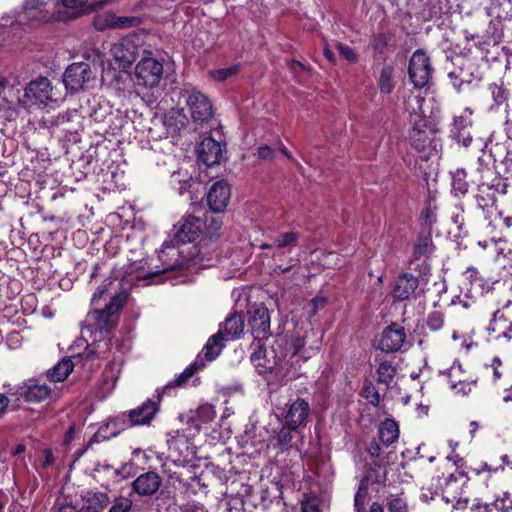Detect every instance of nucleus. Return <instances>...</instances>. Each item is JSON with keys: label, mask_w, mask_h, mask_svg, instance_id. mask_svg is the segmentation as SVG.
<instances>
[{"label": "nucleus", "mask_w": 512, "mask_h": 512, "mask_svg": "<svg viewBox=\"0 0 512 512\" xmlns=\"http://www.w3.org/2000/svg\"><path fill=\"white\" fill-rule=\"evenodd\" d=\"M220 328H222L225 340L239 338L244 330V318L242 314H230L220 325Z\"/></svg>", "instance_id": "nucleus-26"}, {"label": "nucleus", "mask_w": 512, "mask_h": 512, "mask_svg": "<svg viewBox=\"0 0 512 512\" xmlns=\"http://www.w3.org/2000/svg\"><path fill=\"white\" fill-rule=\"evenodd\" d=\"M248 326L255 343L268 339L270 331V312L264 305H259L249 312Z\"/></svg>", "instance_id": "nucleus-11"}, {"label": "nucleus", "mask_w": 512, "mask_h": 512, "mask_svg": "<svg viewBox=\"0 0 512 512\" xmlns=\"http://www.w3.org/2000/svg\"><path fill=\"white\" fill-rule=\"evenodd\" d=\"M378 434H379L380 441L384 445H386V446L392 445L399 438L398 423L393 419L384 420L379 427Z\"/></svg>", "instance_id": "nucleus-28"}, {"label": "nucleus", "mask_w": 512, "mask_h": 512, "mask_svg": "<svg viewBox=\"0 0 512 512\" xmlns=\"http://www.w3.org/2000/svg\"><path fill=\"white\" fill-rule=\"evenodd\" d=\"M218 213L219 212H212L211 210L204 213L201 231L203 235V239L201 240L202 242H204L206 238L212 239L219 235L223 222L221 217L217 215Z\"/></svg>", "instance_id": "nucleus-27"}, {"label": "nucleus", "mask_w": 512, "mask_h": 512, "mask_svg": "<svg viewBox=\"0 0 512 512\" xmlns=\"http://www.w3.org/2000/svg\"><path fill=\"white\" fill-rule=\"evenodd\" d=\"M132 23L133 20L127 17H120L115 21L113 15L100 16L94 21L97 30H104L106 27H130Z\"/></svg>", "instance_id": "nucleus-36"}, {"label": "nucleus", "mask_w": 512, "mask_h": 512, "mask_svg": "<svg viewBox=\"0 0 512 512\" xmlns=\"http://www.w3.org/2000/svg\"><path fill=\"white\" fill-rule=\"evenodd\" d=\"M216 416L214 406L211 404L200 405L195 411V419L201 423L211 422Z\"/></svg>", "instance_id": "nucleus-44"}, {"label": "nucleus", "mask_w": 512, "mask_h": 512, "mask_svg": "<svg viewBox=\"0 0 512 512\" xmlns=\"http://www.w3.org/2000/svg\"><path fill=\"white\" fill-rule=\"evenodd\" d=\"M230 195V186L226 181L219 180L213 183L206 195L209 210L223 212L228 205Z\"/></svg>", "instance_id": "nucleus-19"}, {"label": "nucleus", "mask_w": 512, "mask_h": 512, "mask_svg": "<svg viewBox=\"0 0 512 512\" xmlns=\"http://www.w3.org/2000/svg\"><path fill=\"white\" fill-rule=\"evenodd\" d=\"M451 178L452 193L458 197L466 195L469 190L466 170L464 168H457L451 172Z\"/></svg>", "instance_id": "nucleus-32"}, {"label": "nucleus", "mask_w": 512, "mask_h": 512, "mask_svg": "<svg viewBox=\"0 0 512 512\" xmlns=\"http://www.w3.org/2000/svg\"><path fill=\"white\" fill-rule=\"evenodd\" d=\"M254 351L251 353L250 360L256 368L259 375H274L276 379L282 380L287 376L286 353L283 350L281 340H276L270 350L264 348L262 342L251 344Z\"/></svg>", "instance_id": "nucleus-2"}, {"label": "nucleus", "mask_w": 512, "mask_h": 512, "mask_svg": "<svg viewBox=\"0 0 512 512\" xmlns=\"http://www.w3.org/2000/svg\"><path fill=\"white\" fill-rule=\"evenodd\" d=\"M492 506L494 511L512 512V498L508 493H504L503 497L492 503Z\"/></svg>", "instance_id": "nucleus-46"}, {"label": "nucleus", "mask_w": 512, "mask_h": 512, "mask_svg": "<svg viewBox=\"0 0 512 512\" xmlns=\"http://www.w3.org/2000/svg\"><path fill=\"white\" fill-rule=\"evenodd\" d=\"M297 430L298 428H292L285 422L274 438L276 446L279 447L281 451L289 450L292 447V432Z\"/></svg>", "instance_id": "nucleus-37"}, {"label": "nucleus", "mask_w": 512, "mask_h": 512, "mask_svg": "<svg viewBox=\"0 0 512 512\" xmlns=\"http://www.w3.org/2000/svg\"><path fill=\"white\" fill-rule=\"evenodd\" d=\"M86 505L81 507L78 512H102L110 503L107 494L102 492L87 493Z\"/></svg>", "instance_id": "nucleus-30"}, {"label": "nucleus", "mask_w": 512, "mask_h": 512, "mask_svg": "<svg viewBox=\"0 0 512 512\" xmlns=\"http://www.w3.org/2000/svg\"><path fill=\"white\" fill-rule=\"evenodd\" d=\"M53 512H78V510L71 504H56Z\"/></svg>", "instance_id": "nucleus-60"}, {"label": "nucleus", "mask_w": 512, "mask_h": 512, "mask_svg": "<svg viewBox=\"0 0 512 512\" xmlns=\"http://www.w3.org/2000/svg\"><path fill=\"white\" fill-rule=\"evenodd\" d=\"M224 341L226 340L223 336L222 328H220L216 334L209 337L203 348L205 357L208 361H213L220 355L222 349L224 348Z\"/></svg>", "instance_id": "nucleus-29"}, {"label": "nucleus", "mask_w": 512, "mask_h": 512, "mask_svg": "<svg viewBox=\"0 0 512 512\" xmlns=\"http://www.w3.org/2000/svg\"><path fill=\"white\" fill-rule=\"evenodd\" d=\"M273 154H274L273 150L267 145L260 146L258 148V157L261 159L272 160Z\"/></svg>", "instance_id": "nucleus-56"}, {"label": "nucleus", "mask_w": 512, "mask_h": 512, "mask_svg": "<svg viewBox=\"0 0 512 512\" xmlns=\"http://www.w3.org/2000/svg\"><path fill=\"white\" fill-rule=\"evenodd\" d=\"M454 224H456L459 230L463 229L464 225V217H463V209L459 208V211L454 213L451 217Z\"/></svg>", "instance_id": "nucleus-59"}, {"label": "nucleus", "mask_w": 512, "mask_h": 512, "mask_svg": "<svg viewBox=\"0 0 512 512\" xmlns=\"http://www.w3.org/2000/svg\"><path fill=\"white\" fill-rule=\"evenodd\" d=\"M423 280L424 277L420 275L417 277L411 273L401 274L397 278L393 289L394 298L403 301L409 299L410 297L416 296L420 288V282Z\"/></svg>", "instance_id": "nucleus-22"}, {"label": "nucleus", "mask_w": 512, "mask_h": 512, "mask_svg": "<svg viewBox=\"0 0 512 512\" xmlns=\"http://www.w3.org/2000/svg\"><path fill=\"white\" fill-rule=\"evenodd\" d=\"M24 97L34 104H47L53 99L52 85L48 78L39 77L25 88Z\"/></svg>", "instance_id": "nucleus-20"}, {"label": "nucleus", "mask_w": 512, "mask_h": 512, "mask_svg": "<svg viewBox=\"0 0 512 512\" xmlns=\"http://www.w3.org/2000/svg\"><path fill=\"white\" fill-rule=\"evenodd\" d=\"M362 396L369 404L377 407L380 404V393L371 381H366L362 387Z\"/></svg>", "instance_id": "nucleus-43"}, {"label": "nucleus", "mask_w": 512, "mask_h": 512, "mask_svg": "<svg viewBox=\"0 0 512 512\" xmlns=\"http://www.w3.org/2000/svg\"><path fill=\"white\" fill-rule=\"evenodd\" d=\"M367 452L371 457H379L381 453L380 445L376 441L371 442L367 448Z\"/></svg>", "instance_id": "nucleus-61"}, {"label": "nucleus", "mask_w": 512, "mask_h": 512, "mask_svg": "<svg viewBox=\"0 0 512 512\" xmlns=\"http://www.w3.org/2000/svg\"><path fill=\"white\" fill-rule=\"evenodd\" d=\"M95 79L91 66L86 62L70 64L63 75V82L67 90L72 93L84 90Z\"/></svg>", "instance_id": "nucleus-7"}, {"label": "nucleus", "mask_w": 512, "mask_h": 512, "mask_svg": "<svg viewBox=\"0 0 512 512\" xmlns=\"http://www.w3.org/2000/svg\"><path fill=\"white\" fill-rule=\"evenodd\" d=\"M368 496V489L364 485H360L354 496L355 512H366L365 504Z\"/></svg>", "instance_id": "nucleus-45"}, {"label": "nucleus", "mask_w": 512, "mask_h": 512, "mask_svg": "<svg viewBox=\"0 0 512 512\" xmlns=\"http://www.w3.org/2000/svg\"><path fill=\"white\" fill-rule=\"evenodd\" d=\"M222 155V145L212 137L204 138L198 146L199 159L208 167L219 164Z\"/></svg>", "instance_id": "nucleus-24"}, {"label": "nucleus", "mask_w": 512, "mask_h": 512, "mask_svg": "<svg viewBox=\"0 0 512 512\" xmlns=\"http://www.w3.org/2000/svg\"><path fill=\"white\" fill-rule=\"evenodd\" d=\"M302 512H319V508L315 503L312 502H303L302 503Z\"/></svg>", "instance_id": "nucleus-62"}, {"label": "nucleus", "mask_w": 512, "mask_h": 512, "mask_svg": "<svg viewBox=\"0 0 512 512\" xmlns=\"http://www.w3.org/2000/svg\"><path fill=\"white\" fill-rule=\"evenodd\" d=\"M79 117L77 110H71L66 111L63 113L58 114L52 124L56 126H61L63 128V131L73 133L75 130L74 127L71 126V123L74 121V119H77Z\"/></svg>", "instance_id": "nucleus-40"}, {"label": "nucleus", "mask_w": 512, "mask_h": 512, "mask_svg": "<svg viewBox=\"0 0 512 512\" xmlns=\"http://www.w3.org/2000/svg\"><path fill=\"white\" fill-rule=\"evenodd\" d=\"M489 91L493 98V101L497 106L506 104L509 98V91L504 87V85L492 83L489 85Z\"/></svg>", "instance_id": "nucleus-42"}, {"label": "nucleus", "mask_w": 512, "mask_h": 512, "mask_svg": "<svg viewBox=\"0 0 512 512\" xmlns=\"http://www.w3.org/2000/svg\"><path fill=\"white\" fill-rule=\"evenodd\" d=\"M408 141L411 148L424 160L436 156L441 146L437 129L424 117L413 121L408 133Z\"/></svg>", "instance_id": "nucleus-3"}, {"label": "nucleus", "mask_w": 512, "mask_h": 512, "mask_svg": "<svg viewBox=\"0 0 512 512\" xmlns=\"http://www.w3.org/2000/svg\"><path fill=\"white\" fill-rule=\"evenodd\" d=\"M470 512H494L492 504L475 503L471 506Z\"/></svg>", "instance_id": "nucleus-57"}, {"label": "nucleus", "mask_w": 512, "mask_h": 512, "mask_svg": "<svg viewBox=\"0 0 512 512\" xmlns=\"http://www.w3.org/2000/svg\"><path fill=\"white\" fill-rule=\"evenodd\" d=\"M158 260L161 262V265L157 266L155 274L166 273L181 268L186 264V260L181 256L179 248L172 243H164L162 245L158 253Z\"/></svg>", "instance_id": "nucleus-16"}, {"label": "nucleus", "mask_w": 512, "mask_h": 512, "mask_svg": "<svg viewBox=\"0 0 512 512\" xmlns=\"http://www.w3.org/2000/svg\"><path fill=\"white\" fill-rule=\"evenodd\" d=\"M111 53L119 66L126 69L136 61L138 46L132 38L126 37L112 46Z\"/></svg>", "instance_id": "nucleus-18"}, {"label": "nucleus", "mask_w": 512, "mask_h": 512, "mask_svg": "<svg viewBox=\"0 0 512 512\" xmlns=\"http://www.w3.org/2000/svg\"><path fill=\"white\" fill-rule=\"evenodd\" d=\"M388 512H408L407 502L399 496L388 499Z\"/></svg>", "instance_id": "nucleus-47"}, {"label": "nucleus", "mask_w": 512, "mask_h": 512, "mask_svg": "<svg viewBox=\"0 0 512 512\" xmlns=\"http://www.w3.org/2000/svg\"><path fill=\"white\" fill-rule=\"evenodd\" d=\"M452 389L455 390L457 394L467 395L472 390V382L458 380V382H453Z\"/></svg>", "instance_id": "nucleus-55"}, {"label": "nucleus", "mask_w": 512, "mask_h": 512, "mask_svg": "<svg viewBox=\"0 0 512 512\" xmlns=\"http://www.w3.org/2000/svg\"><path fill=\"white\" fill-rule=\"evenodd\" d=\"M239 71V65H232L230 67L221 68L212 73L214 79L218 81H224L229 77L237 74Z\"/></svg>", "instance_id": "nucleus-51"}, {"label": "nucleus", "mask_w": 512, "mask_h": 512, "mask_svg": "<svg viewBox=\"0 0 512 512\" xmlns=\"http://www.w3.org/2000/svg\"><path fill=\"white\" fill-rule=\"evenodd\" d=\"M448 78L453 87L460 91L464 84L472 82V73H469L464 67H459L448 73Z\"/></svg>", "instance_id": "nucleus-39"}, {"label": "nucleus", "mask_w": 512, "mask_h": 512, "mask_svg": "<svg viewBox=\"0 0 512 512\" xmlns=\"http://www.w3.org/2000/svg\"><path fill=\"white\" fill-rule=\"evenodd\" d=\"M450 136L462 144L464 147H469L473 138L471 134V120L464 116H456L453 119L450 128Z\"/></svg>", "instance_id": "nucleus-25"}, {"label": "nucleus", "mask_w": 512, "mask_h": 512, "mask_svg": "<svg viewBox=\"0 0 512 512\" xmlns=\"http://www.w3.org/2000/svg\"><path fill=\"white\" fill-rule=\"evenodd\" d=\"M74 364L70 359H62L53 368L48 370L47 376L51 381H64L73 371Z\"/></svg>", "instance_id": "nucleus-33"}, {"label": "nucleus", "mask_w": 512, "mask_h": 512, "mask_svg": "<svg viewBox=\"0 0 512 512\" xmlns=\"http://www.w3.org/2000/svg\"><path fill=\"white\" fill-rule=\"evenodd\" d=\"M109 114L107 110L102 111L100 108V111H97L96 109H93V112L91 113V116L94 118L95 121L101 122L105 119L106 115Z\"/></svg>", "instance_id": "nucleus-64"}, {"label": "nucleus", "mask_w": 512, "mask_h": 512, "mask_svg": "<svg viewBox=\"0 0 512 512\" xmlns=\"http://www.w3.org/2000/svg\"><path fill=\"white\" fill-rule=\"evenodd\" d=\"M132 508V500L126 497H119L115 500L108 512H129Z\"/></svg>", "instance_id": "nucleus-54"}, {"label": "nucleus", "mask_w": 512, "mask_h": 512, "mask_svg": "<svg viewBox=\"0 0 512 512\" xmlns=\"http://www.w3.org/2000/svg\"><path fill=\"white\" fill-rule=\"evenodd\" d=\"M477 193L475 195L476 203L483 212H487V219L494 217V221H501L507 228L512 226V217L502 218L496 208L497 195L507 193L508 184L506 179L502 178L495 170L483 164L482 158H478V167L476 169Z\"/></svg>", "instance_id": "nucleus-1"}, {"label": "nucleus", "mask_w": 512, "mask_h": 512, "mask_svg": "<svg viewBox=\"0 0 512 512\" xmlns=\"http://www.w3.org/2000/svg\"><path fill=\"white\" fill-rule=\"evenodd\" d=\"M405 340L406 333L404 328L392 323L382 331L378 347L386 353L397 352L401 349Z\"/></svg>", "instance_id": "nucleus-17"}, {"label": "nucleus", "mask_w": 512, "mask_h": 512, "mask_svg": "<svg viewBox=\"0 0 512 512\" xmlns=\"http://www.w3.org/2000/svg\"><path fill=\"white\" fill-rule=\"evenodd\" d=\"M113 282L114 278L108 277L100 286H98L91 300L93 305H97L98 300H100L109 291L110 286L113 284Z\"/></svg>", "instance_id": "nucleus-53"}, {"label": "nucleus", "mask_w": 512, "mask_h": 512, "mask_svg": "<svg viewBox=\"0 0 512 512\" xmlns=\"http://www.w3.org/2000/svg\"><path fill=\"white\" fill-rule=\"evenodd\" d=\"M394 68L391 65L384 66L379 75L378 87L382 93L390 94L395 86L393 80Z\"/></svg>", "instance_id": "nucleus-38"}, {"label": "nucleus", "mask_w": 512, "mask_h": 512, "mask_svg": "<svg viewBox=\"0 0 512 512\" xmlns=\"http://www.w3.org/2000/svg\"><path fill=\"white\" fill-rule=\"evenodd\" d=\"M435 250L436 246L432 240V231L430 229H422L413 242L409 268L418 271L422 277L427 276L431 270L427 260L434 254Z\"/></svg>", "instance_id": "nucleus-5"}, {"label": "nucleus", "mask_w": 512, "mask_h": 512, "mask_svg": "<svg viewBox=\"0 0 512 512\" xmlns=\"http://www.w3.org/2000/svg\"><path fill=\"white\" fill-rule=\"evenodd\" d=\"M175 236L183 242H192L200 236L202 231V218L195 215H187L175 225Z\"/></svg>", "instance_id": "nucleus-21"}, {"label": "nucleus", "mask_w": 512, "mask_h": 512, "mask_svg": "<svg viewBox=\"0 0 512 512\" xmlns=\"http://www.w3.org/2000/svg\"><path fill=\"white\" fill-rule=\"evenodd\" d=\"M52 389L46 384H40L37 379H28L16 387L14 395L28 403H40L49 398Z\"/></svg>", "instance_id": "nucleus-14"}, {"label": "nucleus", "mask_w": 512, "mask_h": 512, "mask_svg": "<svg viewBox=\"0 0 512 512\" xmlns=\"http://www.w3.org/2000/svg\"><path fill=\"white\" fill-rule=\"evenodd\" d=\"M300 234L295 231L283 232L273 238V245L277 249L290 253L298 246Z\"/></svg>", "instance_id": "nucleus-31"}, {"label": "nucleus", "mask_w": 512, "mask_h": 512, "mask_svg": "<svg viewBox=\"0 0 512 512\" xmlns=\"http://www.w3.org/2000/svg\"><path fill=\"white\" fill-rule=\"evenodd\" d=\"M443 499L451 503L455 509H464L469 503V498L463 490V483L454 476H450L443 488Z\"/></svg>", "instance_id": "nucleus-23"}, {"label": "nucleus", "mask_w": 512, "mask_h": 512, "mask_svg": "<svg viewBox=\"0 0 512 512\" xmlns=\"http://www.w3.org/2000/svg\"><path fill=\"white\" fill-rule=\"evenodd\" d=\"M183 96L194 122L204 123L213 115L212 104L209 98L195 88L185 89Z\"/></svg>", "instance_id": "nucleus-8"}, {"label": "nucleus", "mask_w": 512, "mask_h": 512, "mask_svg": "<svg viewBox=\"0 0 512 512\" xmlns=\"http://www.w3.org/2000/svg\"><path fill=\"white\" fill-rule=\"evenodd\" d=\"M444 325V314L440 311H433L428 315L427 326L430 330L437 331Z\"/></svg>", "instance_id": "nucleus-48"}, {"label": "nucleus", "mask_w": 512, "mask_h": 512, "mask_svg": "<svg viewBox=\"0 0 512 512\" xmlns=\"http://www.w3.org/2000/svg\"><path fill=\"white\" fill-rule=\"evenodd\" d=\"M156 398V400L147 399L140 406L130 410L127 414L123 413L111 419L108 422V427L115 428L118 425H122L123 428H126L149 425L160 410L161 395L158 394Z\"/></svg>", "instance_id": "nucleus-6"}, {"label": "nucleus", "mask_w": 512, "mask_h": 512, "mask_svg": "<svg viewBox=\"0 0 512 512\" xmlns=\"http://www.w3.org/2000/svg\"><path fill=\"white\" fill-rule=\"evenodd\" d=\"M408 73L415 88L420 89L428 84L431 78L432 67L430 59L424 51L417 50L413 53L409 62Z\"/></svg>", "instance_id": "nucleus-9"}, {"label": "nucleus", "mask_w": 512, "mask_h": 512, "mask_svg": "<svg viewBox=\"0 0 512 512\" xmlns=\"http://www.w3.org/2000/svg\"><path fill=\"white\" fill-rule=\"evenodd\" d=\"M336 49L341 57L350 63H355L358 60V56L355 51L348 45L337 43Z\"/></svg>", "instance_id": "nucleus-52"}, {"label": "nucleus", "mask_w": 512, "mask_h": 512, "mask_svg": "<svg viewBox=\"0 0 512 512\" xmlns=\"http://www.w3.org/2000/svg\"><path fill=\"white\" fill-rule=\"evenodd\" d=\"M65 8L71 9L69 18H75L80 15V11L88 0H61Z\"/></svg>", "instance_id": "nucleus-50"}, {"label": "nucleus", "mask_w": 512, "mask_h": 512, "mask_svg": "<svg viewBox=\"0 0 512 512\" xmlns=\"http://www.w3.org/2000/svg\"><path fill=\"white\" fill-rule=\"evenodd\" d=\"M127 294L119 293L114 295L104 309H95L87 314L82 332L109 334L117 324L116 314L126 302Z\"/></svg>", "instance_id": "nucleus-4"}, {"label": "nucleus", "mask_w": 512, "mask_h": 512, "mask_svg": "<svg viewBox=\"0 0 512 512\" xmlns=\"http://www.w3.org/2000/svg\"><path fill=\"white\" fill-rule=\"evenodd\" d=\"M164 123L169 129L178 131L185 127L186 116L180 110H172L165 115Z\"/></svg>", "instance_id": "nucleus-41"}, {"label": "nucleus", "mask_w": 512, "mask_h": 512, "mask_svg": "<svg viewBox=\"0 0 512 512\" xmlns=\"http://www.w3.org/2000/svg\"><path fill=\"white\" fill-rule=\"evenodd\" d=\"M54 462V457H53V453L51 450L49 449H46L44 451V461H43V466L44 467H49L53 464Z\"/></svg>", "instance_id": "nucleus-63"}, {"label": "nucleus", "mask_w": 512, "mask_h": 512, "mask_svg": "<svg viewBox=\"0 0 512 512\" xmlns=\"http://www.w3.org/2000/svg\"><path fill=\"white\" fill-rule=\"evenodd\" d=\"M487 331L490 335L494 334L495 339L511 338L509 333L512 331V301H507L502 308L493 313Z\"/></svg>", "instance_id": "nucleus-12"}, {"label": "nucleus", "mask_w": 512, "mask_h": 512, "mask_svg": "<svg viewBox=\"0 0 512 512\" xmlns=\"http://www.w3.org/2000/svg\"><path fill=\"white\" fill-rule=\"evenodd\" d=\"M422 220H423V228L422 229H430L434 223L437 221L436 208L427 206L422 212Z\"/></svg>", "instance_id": "nucleus-49"}, {"label": "nucleus", "mask_w": 512, "mask_h": 512, "mask_svg": "<svg viewBox=\"0 0 512 512\" xmlns=\"http://www.w3.org/2000/svg\"><path fill=\"white\" fill-rule=\"evenodd\" d=\"M397 375V369L391 361H382L377 368V382L390 388Z\"/></svg>", "instance_id": "nucleus-34"}, {"label": "nucleus", "mask_w": 512, "mask_h": 512, "mask_svg": "<svg viewBox=\"0 0 512 512\" xmlns=\"http://www.w3.org/2000/svg\"><path fill=\"white\" fill-rule=\"evenodd\" d=\"M162 485L161 476L155 471H147L140 474L132 483V492L137 496L151 498Z\"/></svg>", "instance_id": "nucleus-15"}, {"label": "nucleus", "mask_w": 512, "mask_h": 512, "mask_svg": "<svg viewBox=\"0 0 512 512\" xmlns=\"http://www.w3.org/2000/svg\"><path fill=\"white\" fill-rule=\"evenodd\" d=\"M205 363L202 360H195L192 364L185 368V370L178 375L173 381L169 382L165 386V390H169L173 387H182L186 385L188 380L195 374L196 371L202 369Z\"/></svg>", "instance_id": "nucleus-35"}, {"label": "nucleus", "mask_w": 512, "mask_h": 512, "mask_svg": "<svg viewBox=\"0 0 512 512\" xmlns=\"http://www.w3.org/2000/svg\"><path fill=\"white\" fill-rule=\"evenodd\" d=\"M458 373L459 369H456L454 367L450 368L444 373V375L447 377V383L449 384L451 389L453 382H458V380H456Z\"/></svg>", "instance_id": "nucleus-58"}, {"label": "nucleus", "mask_w": 512, "mask_h": 512, "mask_svg": "<svg viewBox=\"0 0 512 512\" xmlns=\"http://www.w3.org/2000/svg\"><path fill=\"white\" fill-rule=\"evenodd\" d=\"M311 406L308 401L297 397L287 404V411L284 416L285 422L292 428H303L309 421Z\"/></svg>", "instance_id": "nucleus-13"}, {"label": "nucleus", "mask_w": 512, "mask_h": 512, "mask_svg": "<svg viewBox=\"0 0 512 512\" xmlns=\"http://www.w3.org/2000/svg\"><path fill=\"white\" fill-rule=\"evenodd\" d=\"M163 74V65L154 58H143L135 68L136 83L144 87H155Z\"/></svg>", "instance_id": "nucleus-10"}]
</instances>
